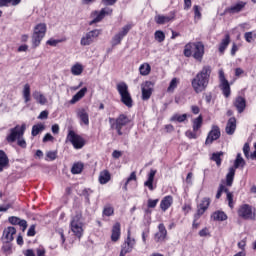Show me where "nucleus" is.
Instances as JSON below:
<instances>
[{"label": "nucleus", "instance_id": "nucleus-27", "mask_svg": "<svg viewBox=\"0 0 256 256\" xmlns=\"http://www.w3.org/2000/svg\"><path fill=\"white\" fill-rule=\"evenodd\" d=\"M109 181H111V173H109L108 170H103L102 172H100L99 183L101 185H105L109 183Z\"/></svg>", "mask_w": 256, "mask_h": 256}, {"label": "nucleus", "instance_id": "nucleus-33", "mask_svg": "<svg viewBox=\"0 0 256 256\" xmlns=\"http://www.w3.org/2000/svg\"><path fill=\"white\" fill-rule=\"evenodd\" d=\"M77 115L84 125H89V114L85 109L78 110Z\"/></svg>", "mask_w": 256, "mask_h": 256}, {"label": "nucleus", "instance_id": "nucleus-28", "mask_svg": "<svg viewBox=\"0 0 256 256\" xmlns=\"http://www.w3.org/2000/svg\"><path fill=\"white\" fill-rule=\"evenodd\" d=\"M224 97H229L231 95V86L229 85V81L226 80L224 82H220L219 85Z\"/></svg>", "mask_w": 256, "mask_h": 256}, {"label": "nucleus", "instance_id": "nucleus-44", "mask_svg": "<svg viewBox=\"0 0 256 256\" xmlns=\"http://www.w3.org/2000/svg\"><path fill=\"white\" fill-rule=\"evenodd\" d=\"M170 121H177L178 123H184V121H187V114H174Z\"/></svg>", "mask_w": 256, "mask_h": 256}, {"label": "nucleus", "instance_id": "nucleus-38", "mask_svg": "<svg viewBox=\"0 0 256 256\" xmlns=\"http://www.w3.org/2000/svg\"><path fill=\"white\" fill-rule=\"evenodd\" d=\"M83 163L81 162H76L73 164L72 168H71V174L72 175H79V173L83 172Z\"/></svg>", "mask_w": 256, "mask_h": 256}, {"label": "nucleus", "instance_id": "nucleus-29", "mask_svg": "<svg viewBox=\"0 0 256 256\" xmlns=\"http://www.w3.org/2000/svg\"><path fill=\"white\" fill-rule=\"evenodd\" d=\"M87 93V87L82 88L80 91H78L71 99L70 103L73 105L77 103V101H81L85 97V94Z\"/></svg>", "mask_w": 256, "mask_h": 256}, {"label": "nucleus", "instance_id": "nucleus-58", "mask_svg": "<svg viewBox=\"0 0 256 256\" xmlns=\"http://www.w3.org/2000/svg\"><path fill=\"white\" fill-rule=\"evenodd\" d=\"M101 3L102 5L109 7V6L115 5V3H117V0H102Z\"/></svg>", "mask_w": 256, "mask_h": 256}, {"label": "nucleus", "instance_id": "nucleus-32", "mask_svg": "<svg viewBox=\"0 0 256 256\" xmlns=\"http://www.w3.org/2000/svg\"><path fill=\"white\" fill-rule=\"evenodd\" d=\"M230 43H231V36H229V34H226L225 38L222 39V41L219 45V52L225 53V49H227V47H229Z\"/></svg>", "mask_w": 256, "mask_h": 256}, {"label": "nucleus", "instance_id": "nucleus-36", "mask_svg": "<svg viewBox=\"0 0 256 256\" xmlns=\"http://www.w3.org/2000/svg\"><path fill=\"white\" fill-rule=\"evenodd\" d=\"M224 153L223 151L220 152H214L212 153V156L210 157L211 161L216 162L217 167H221L222 159Z\"/></svg>", "mask_w": 256, "mask_h": 256}, {"label": "nucleus", "instance_id": "nucleus-12", "mask_svg": "<svg viewBox=\"0 0 256 256\" xmlns=\"http://www.w3.org/2000/svg\"><path fill=\"white\" fill-rule=\"evenodd\" d=\"M129 31H131V26L126 25L122 28L120 32L115 34L111 41L112 47H116V45H121V41H123V38L127 35V33H129Z\"/></svg>", "mask_w": 256, "mask_h": 256}, {"label": "nucleus", "instance_id": "nucleus-35", "mask_svg": "<svg viewBox=\"0 0 256 256\" xmlns=\"http://www.w3.org/2000/svg\"><path fill=\"white\" fill-rule=\"evenodd\" d=\"M22 95L25 103H29V101H31V86L29 84L24 85Z\"/></svg>", "mask_w": 256, "mask_h": 256}, {"label": "nucleus", "instance_id": "nucleus-14", "mask_svg": "<svg viewBox=\"0 0 256 256\" xmlns=\"http://www.w3.org/2000/svg\"><path fill=\"white\" fill-rule=\"evenodd\" d=\"M238 215L245 220L255 219V214H253V208L250 205L244 204L238 209Z\"/></svg>", "mask_w": 256, "mask_h": 256}, {"label": "nucleus", "instance_id": "nucleus-30", "mask_svg": "<svg viewBox=\"0 0 256 256\" xmlns=\"http://www.w3.org/2000/svg\"><path fill=\"white\" fill-rule=\"evenodd\" d=\"M9 165V157H7V154L5 151L0 150V173H2L3 168L7 167Z\"/></svg>", "mask_w": 256, "mask_h": 256}, {"label": "nucleus", "instance_id": "nucleus-39", "mask_svg": "<svg viewBox=\"0 0 256 256\" xmlns=\"http://www.w3.org/2000/svg\"><path fill=\"white\" fill-rule=\"evenodd\" d=\"M139 71H140V75H142L143 77H147V75L151 73V65H149V63H144L140 65Z\"/></svg>", "mask_w": 256, "mask_h": 256}, {"label": "nucleus", "instance_id": "nucleus-9", "mask_svg": "<svg viewBox=\"0 0 256 256\" xmlns=\"http://www.w3.org/2000/svg\"><path fill=\"white\" fill-rule=\"evenodd\" d=\"M71 230L76 237L83 235V222H81V214H77L71 221Z\"/></svg>", "mask_w": 256, "mask_h": 256}, {"label": "nucleus", "instance_id": "nucleus-19", "mask_svg": "<svg viewBox=\"0 0 256 256\" xmlns=\"http://www.w3.org/2000/svg\"><path fill=\"white\" fill-rule=\"evenodd\" d=\"M234 107L237 109L238 113H243L247 107V100L242 96H237L233 102Z\"/></svg>", "mask_w": 256, "mask_h": 256}, {"label": "nucleus", "instance_id": "nucleus-53", "mask_svg": "<svg viewBox=\"0 0 256 256\" xmlns=\"http://www.w3.org/2000/svg\"><path fill=\"white\" fill-rule=\"evenodd\" d=\"M159 203V199H149L148 200V207L149 209H155V207H157V204Z\"/></svg>", "mask_w": 256, "mask_h": 256}, {"label": "nucleus", "instance_id": "nucleus-43", "mask_svg": "<svg viewBox=\"0 0 256 256\" xmlns=\"http://www.w3.org/2000/svg\"><path fill=\"white\" fill-rule=\"evenodd\" d=\"M72 75H81L83 73V65L76 63L71 67Z\"/></svg>", "mask_w": 256, "mask_h": 256}, {"label": "nucleus", "instance_id": "nucleus-64", "mask_svg": "<svg viewBox=\"0 0 256 256\" xmlns=\"http://www.w3.org/2000/svg\"><path fill=\"white\" fill-rule=\"evenodd\" d=\"M48 117H49V112L47 110H44L39 114L38 119H47Z\"/></svg>", "mask_w": 256, "mask_h": 256}, {"label": "nucleus", "instance_id": "nucleus-40", "mask_svg": "<svg viewBox=\"0 0 256 256\" xmlns=\"http://www.w3.org/2000/svg\"><path fill=\"white\" fill-rule=\"evenodd\" d=\"M239 167H241L242 169L243 167H245V159H243L241 153L237 154L236 159L234 161V168L239 169Z\"/></svg>", "mask_w": 256, "mask_h": 256}, {"label": "nucleus", "instance_id": "nucleus-17", "mask_svg": "<svg viewBox=\"0 0 256 256\" xmlns=\"http://www.w3.org/2000/svg\"><path fill=\"white\" fill-rule=\"evenodd\" d=\"M17 233V229L15 227L10 226L3 231L2 241L3 243H11L13 241V235Z\"/></svg>", "mask_w": 256, "mask_h": 256}, {"label": "nucleus", "instance_id": "nucleus-2", "mask_svg": "<svg viewBox=\"0 0 256 256\" xmlns=\"http://www.w3.org/2000/svg\"><path fill=\"white\" fill-rule=\"evenodd\" d=\"M194 57L196 61H203V55H205V45H203V42H194V43H188L184 47V56L185 57Z\"/></svg>", "mask_w": 256, "mask_h": 256}, {"label": "nucleus", "instance_id": "nucleus-22", "mask_svg": "<svg viewBox=\"0 0 256 256\" xmlns=\"http://www.w3.org/2000/svg\"><path fill=\"white\" fill-rule=\"evenodd\" d=\"M8 221L9 223H11V225H19L20 227L23 228V231L27 229V220H22L17 216H11L8 218Z\"/></svg>", "mask_w": 256, "mask_h": 256}, {"label": "nucleus", "instance_id": "nucleus-52", "mask_svg": "<svg viewBox=\"0 0 256 256\" xmlns=\"http://www.w3.org/2000/svg\"><path fill=\"white\" fill-rule=\"evenodd\" d=\"M244 39L247 41V43H251V41L255 39V35L253 34V32H246L244 34Z\"/></svg>", "mask_w": 256, "mask_h": 256}, {"label": "nucleus", "instance_id": "nucleus-37", "mask_svg": "<svg viewBox=\"0 0 256 256\" xmlns=\"http://www.w3.org/2000/svg\"><path fill=\"white\" fill-rule=\"evenodd\" d=\"M203 126V116L199 115L196 119L193 120V131L197 132L201 129V127Z\"/></svg>", "mask_w": 256, "mask_h": 256}, {"label": "nucleus", "instance_id": "nucleus-18", "mask_svg": "<svg viewBox=\"0 0 256 256\" xmlns=\"http://www.w3.org/2000/svg\"><path fill=\"white\" fill-rule=\"evenodd\" d=\"M209 205H211V199L203 198L202 202L199 205L197 213L195 214V219H200L201 215H203V213H205V210L209 209Z\"/></svg>", "mask_w": 256, "mask_h": 256}, {"label": "nucleus", "instance_id": "nucleus-4", "mask_svg": "<svg viewBox=\"0 0 256 256\" xmlns=\"http://www.w3.org/2000/svg\"><path fill=\"white\" fill-rule=\"evenodd\" d=\"M109 123L111 129H114L117 131L118 135H123V127H126L129 123V117H127L124 114L119 115V117L115 118H109Z\"/></svg>", "mask_w": 256, "mask_h": 256}, {"label": "nucleus", "instance_id": "nucleus-20", "mask_svg": "<svg viewBox=\"0 0 256 256\" xmlns=\"http://www.w3.org/2000/svg\"><path fill=\"white\" fill-rule=\"evenodd\" d=\"M236 129H237V119L235 117L229 118L225 128L227 135H233Z\"/></svg>", "mask_w": 256, "mask_h": 256}, {"label": "nucleus", "instance_id": "nucleus-16", "mask_svg": "<svg viewBox=\"0 0 256 256\" xmlns=\"http://www.w3.org/2000/svg\"><path fill=\"white\" fill-rule=\"evenodd\" d=\"M245 5H247V3L240 1L232 5L231 7L226 8L224 10V13L221 15H225L226 13H230V15H235V13H241V10L245 9Z\"/></svg>", "mask_w": 256, "mask_h": 256}, {"label": "nucleus", "instance_id": "nucleus-1", "mask_svg": "<svg viewBox=\"0 0 256 256\" xmlns=\"http://www.w3.org/2000/svg\"><path fill=\"white\" fill-rule=\"evenodd\" d=\"M209 79H211V66L206 65L191 81L195 93H203L209 86Z\"/></svg>", "mask_w": 256, "mask_h": 256}, {"label": "nucleus", "instance_id": "nucleus-3", "mask_svg": "<svg viewBox=\"0 0 256 256\" xmlns=\"http://www.w3.org/2000/svg\"><path fill=\"white\" fill-rule=\"evenodd\" d=\"M116 89L120 95V101L125 105V107H128V109H131L133 107V98L131 97V93L129 92V86L125 82H120L116 85Z\"/></svg>", "mask_w": 256, "mask_h": 256}, {"label": "nucleus", "instance_id": "nucleus-60", "mask_svg": "<svg viewBox=\"0 0 256 256\" xmlns=\"http://www.w3.org/2000/svg\"><path fill=\"white\" fill-rule=\"evenodd\" d=\"M218 74H219L220 83L227 81V78H225V72L223 71V69H220Z\"/></svg>", "mask_w": 256, "mask_h": 256}, {"label": "nucleus", "instance_id": "nucleus-23", "mask_svg": "<svg viewBox=\"0 0 256 256\" xmlns=\"http://www.w3.org/2000/svg\"><path fill=\"white\" fill-rule=\"evenodd\" d=\"M158 230L159 231L155 234V240L157 242L165 241V237H167V229L165 228V225L159 224Z\"/></svg>", "mask_w": 256, "mask_h": 256}, {"label": "nucleus", "instance_id": "nucleus-50", "mask_svg": "<svg viewBox=\"0 0 256 256\" xmlns=\"http://www.w3.org/2000/svg\"><path fill=\"white\" fill-rule=\"evenodd\" d=\"M115 213V209H113V207L111 206H106L103 209V215H105L106 217H111V215H113Z\"/></svg>", "mask_w": 256, "mask_h": 256}, {"label": "nucleus", "instance_id": "nucleus-48", "mask_svg": "<svg viewBox=\"0 0 256 256\" xmlns=\"http://www.w3.org/2000/svg\"><path fill=\"white\" fill-rule=\"evenodd\" d=\"M228 205L231 209H233V193L229 191V189H225Z\"/></svg>", "mask_w": 256, "mask_h": 256}, {"label": "nucleus", "instance_id": "nucleus-5", "mask_svg": "<svg viewBox=\"0 0 256 256\" xmlns=\"http://www.w3.org/2000/svg\"><path fill=\"white\" fill-rule=\"evenodd\" d=\"M45 33H47V25L45 23L37 24L34 27V32L32 34L33 47H39V45H41V41H43Z\"/></svg>", "mask_w": 256, "mask_h": 256}, {"label": "nucleus", "instance_id": "nucleus-57", "mask_svg": "<svg viewBox=\"0 0 256 256\" xmlns=\"http://www.w3.org/2000/svg\"><path fill=\"white\" fill-rule=\"evenodd\" d=\"M185 135L188 139H197V133L195 131L188 130Z\"/></svg>", "mask_w": 256, "mask_h": 256}, {"label": "nucleus", "instance_id": "nucleus-42", "mask_svg": "<svg viewBox=\"0 0 256 256\" xmlns=\"http://www.w3.org/2000/svg\"><path fill=\"white\" fill-rule=\"evenodd\" d=\"M41 131H45V125L43 124H36L32 127V137H37V135L39 133H41Z\"/></svg>", "mask_w": 256, "mask_h": 256}, {"label": "nucleus", "instance_id": "nucleus-47", "mask_svg": "<svg viewBox=\"0 0 256 256\" xmlns=\"http://www.w3.org/2000/svg\"><path fill=\"white\" fill-rule=\"evenodd\" d=\"M177 85H179V79L177 78H173L168 86L167 91L171 92V91H175V89H177Z\"/></svg>", "mask_w": 256, "mask_h": 256}, {"label": "nucleus", "instance_id": "nucleus-15", "mask_svg": "<svg viewBox=\"0 0 256 256\" xmlns=\"http://www.w3.org/2000/svg\"><path fill=\"white\" fill-rule=\"evenodd\" d=\"M221 137V129L217 125H213L211 131L208 133V136L205 141V145L213 144V141H217Z\"/></svg>", "mask_w": 256, "mask_h": 256}, {"label": "nucleus", "instance_id": "nucleus-63", "mask_svg": "<svg viewBox=\"0 0 256 256\" xmlns=\"http://www.w3.org/2000/svg\"><path fill=\"white\" fill-rule=\"evenodd\" d=\"M199 236L200 237H207L209 236V229L208 228H204L202 230L199 231Z\"/></svg>", "mask_w": 256, "mask_h": 256}, {"label": "nucleus", "instance_id": "nucleus-54", "mask_svg": "<svg viewBox=\"0 0 256 256\" xmlns=\"http://www.w3.org/2000/svg\"><path fill=\"white\" fill-rule=\"evenodd\" d=\"M193 9H194L195 19H201V10H200L199 6L194 5Z\"/></svg>", "mask_w": 256, "mask_h": 256}, {"label": "nucleus", "instance_id": "nucleus-34", "mask_svg": "<svg viewBox=\"0 0 256 256\" xmlns=\"http://www.w3.org/2000/svg\"><path fill=\"white\" fill-rule=\"evenodd\" d=\"M234 179H235V168L230 167L229 171L226 175V185H227V187H231L233 185Z\"/></svg>", "mask_w": 256, "mask_h": 256}, {"label": "nucleus", "instance_id": "nucleus-11", "mask_svg": "<svg viewBox=\"0 0 256 256\" xmlns=\"http://www.w3.org/2000/svg\"><path fill=\"white\" fill-rule=\"evenodd\" d=\"M155 84L151 81H146L141 85L142 89V101H149L151 95H153V87Z\"/></svg>", "mask_w": 256, "mask_h": 256}, {"label": "nucleus", "instance_id": "nucleus-61", "mask_svg": "<svg viewBox=\"0 0 256 256\" xmlns=\"http://www.w3.org/2000/svg\"><path fill=\"white\" fill-rule=\"evenodd\" d=\"M17 144L19 145V147H22V149H25L27 147V142L25 141V139H23V137L18 139Z\"/></svg>", "mask_w": 256, "mask_h": 256}, {"label": "nucleus", "instance_id": "nucleus-10", "mask_svg": "<svg viewBox=\"0 0 256 256\" xmlns=\"http://www.w3.org/2000/svg\"><path fill=\"white\" fill-rule=\"evenodd\" d=\"M113 13V9L111 8H102L99 11H94L92 15L96 16L92 21H90L89 25H95V23H101L103 19H105L106 15H111Z\"/></svg>", "mask_w": 256, "mask_h": 256}, {"label": "nucleus", "instance_id": "nucleus-8", "mask_svg": "<svg viewBox=\"0 0 256 256\" xmlns=\"http://www.w3.org/2000/svg\"><path fill=\"white\" fill-rule=\"evenodd\" d=\"M67 140L72 143L74 149H83L85 146V140L83 137L77 135L75 131L70 130L68 135H67Z\"/></svg>", "mask_w": 256, "mask_h": 256}, {"label": "nucleus", "instance_id": "nucleus-59", "mask_svg": "<svg viewBox=\"0 0 256 256\" xmlns=\"http://www.w3.org/2000/svg\"><path fill=\"white\" fill-rule=\"evenodd\" d=\"M249 151H251V148L249 147V144H244L243 147V153L247 159H249Z\"/></svg>", "mask_w": 256, "mask_h": 256}, {"label": "nucleus", "instance_id": "nucleus-62", "mask_svg": "<svg viewBox=\"0 0 256 256\" xmlns=\"http://www.w3.org/2000/svg\"><path fill=\"white\" fill-rule=\"evenodd\" d=\"M35 233V225H31L27 232L28 237H35Z\"/></svg>", "mask_w": 256, "mask_h": 256}, {"label": "nucleus", "instance_id": "nucleus-45", "mask_svg": "<svg viewBox=\"0 0 256 256\" xmlns=\"http://www.w3.org/2000/svg\"><path fill=\"white\" fill-rule=\"evenodd\" d=\"M131 181H137V174L135 172H132L130 174V176L127 178V180L123 186L124 191H127V186L129 185V183H131Z\"/></svg>", "mask_w": 256, "mask_h": 256}, {"label": "nucleus", "instance_id": "nucleus-49", "mask_svg": "<svg viewBox=\"0 0 256 256\" xmlns=\"http://www.w3.org/2000/svg\"><path fill=\"white\" fill-rule=\"evenodd\" d=\"M57 159V151H48L46 153V161H55Z\"/></svg>", "mask_w": 256, "mask_h": 256}, {"label": "nucleus", "instance_id": "nucleus-6", "mask_svg": "<svg viewBox=\"0 0 256 256\" xmlns=\"http://www.w3.org/2000/svg\"><path fill=\"white\" fill-rule=\"evenodd\" d=\"M25 129H27L25 124H22L21 126L16 125L14 128L10 129V134L6 137V141L8 143H15L25 135Z\"/></svg>", "mask_w": 256, "mask_h": 256}, {"label": "nucleus", "instance_id": "nucleus-41", "mask_svg": "<svg viewBox=\"0 0 256 256\" xmlns=\"http://www.w3.org/2000/svg\"><path fill=\"white\" fill-rule=\"evenodd\" d=\"M214 221H227V214L223 211L214 212L212 215Z\"/></svg>", "mask_w": 256, "mask_h": 256}, {"label": "nucleus", "instance_id": "nucleus-51", "mask_svg": "<svg viewBox=\"0 0 256 256\" xmlns=\"http://www.w3.org/2000/svg\"><path fill=\"white\" fill-rule=\"evenodd\" d=\"M225 189H227V187H225V185L220 184L218 187V191L216 194V199H221V195H223V192L225 193Z\"/></svg>", "mask_w": 256, "mask_h": 256}, {"label": "nucleus", "instance_id": "nucleus-55", "mask_svg": "<svg viewBox=\"0 0 256 256\" xmlns=\"http://www.w3.org/2000/svg\"><path fill=\"white\" fill-rule=\"evenodd\" d=\"M47 45H50V47H57L59 43H61V40H55V39H49L47 42Z\"/></svg>", "mask_w": 256, "mask_h": 256}, {"label": "nucleus", "instance_id": "nucleus-24", "mask_svg": "<svg viewBox=\"0 0 256 256\" xmlns=\"http://www.w3.org/2000/svg\"><path fill=\"white\" fill-rule=\"evenodd\" d=\"M157 174V170H150V173L148 174V179L146 182H144V186L148 187L150 191H154L153 187V181H155V175Z\"/></svg>", "mask_w": 256, "mask_h": 256}, {"label": "nucleus", "instance_id": "nucleus-26", "mask_svg": "<svg viewBox=\"0 0 256 256\" xmlns=\"http://www.w3.org/2000/svg\"><path fill=\"white\" fill-rule=\"evenodd\" d=\"M171 205H173V196H166L160 203V209H162V211H167Z\"/></svg>", "mask_w": 256, "mask_h": 256}, {"label": "nucleus", "instance_id": "nucleus-46", "mask_svg": "<svg viewBox=\"0 0 256 256\" xmlns=\"http://www.w3.org/2000/svg\"><path fill=\"white\" fill-rule=\"evenodd\" d=\"M154 37L158 43H163V41H165V33L161 30H157L154 34Z\"/></svg>", "mask_w": 256, "mask_h": 256}, {"label": "nucleus", "instance_id": "nucleus-56", "mask_svg": "<svg viewBox=\"0 0 256 256\" xmlns=\"http://www.w3.org/2000/svg\"><path fill=\"white\" fill-rule=\"evenodd\" d=\"M10 243L11 242H4L2 246V251H4V253H9V251H11L12 247Z\"/></svg>", "mask_w": 256, "mask_h": 256}, {"label": "nucleus", "instance_id": "nucleus-31", "mask_svg": "<svg viewBox=\"0 0 256 256\" xmlns=\"http://www.w3.org/2000/svg\"><path fill=\"white\" fill-rule=\"evenodd\" d=\"M175 16H163V15H157L155 16V21L157 25H165V23H169V21H173Z\"/></svg>", "mask_w": 256, "mask_h": 256}, {"label": "nucleus", "instance_id": "nucleus-13", "mask_svg": "<svg viewBox=\"0 0 256 256\" xmlns=\"http://www.w3.org/2000/svg\"><path fill=\"white\" fill-rule=\"evenodd\" d=\"M135 247V239H131V233L128 232L126 241L122 244V248L119 256H125L127 253H131Z\"/></svg>", "mask_w": 256, "mask_h": 256}, {"label": "nucleus", "instance_id": "nucleus-25", "mask_svg": "<svg viewBox=\"0 0 256 256\" xmlns=\"http://www.w3.org/2000/svg\"><path fill=\"white\" fill-rule=\"evenodd\" d=\"M32 97L33 99H35L36 103H38L39 105H45L47 103V97H45V95H43V93L35 90L32 93Z\"/></svg>", "mask_w": 256, "mask_h": 256}, {"label": "nucleus", "instance_id": "nucleus-7", "mask_svg": "<svg viewBox=\"0 0 256 256\" xmlns=\"http://www.w3.org/2000/svg\"><path fill=\"white\" fill-rule=\"evenodd\" d=\"M101 35V30L100 29H94L86 34H84L80 40V45L82 47H89V45H93L95 41H97V37Z\"/></svg>", "mask_w": 256, "mask_h": 256}, {"label": "nucleus", "instance_id": "nucleus-21", "mask_svg": "<svg viewBox=\"0 0 256 256\" xmlns=\"http://www.w3.org/2000/svg\"><path fill=\"white\" fill-rule=\"evenodd\" d=\"M121 237V224L116 222L112 227L111 241L117 243Z\"/></svg>", "mask_w": 256, "mask_h": 256}]
</instances>
